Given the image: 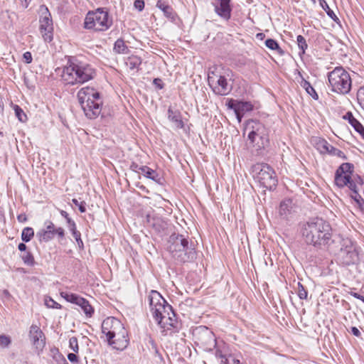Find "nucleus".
Returning <instances> with one entry per match:
<instances>
[{
  "label": "nucleus",
  "instance_id": "obj_1",
  "mask_svg": "<svg viewBox=\"0 0 364 364\" xmlns=\"http://www.w3.org/2000/svg\"><path fill=\"white\" fill-rule=\"evenodd\" d=\"M163 237L168 236L164 245L165 249L178 263L193 261L196 257L195 249L188 246V240L182 235L176 234L174 226L166 220H161Z\"/></svg>",
  "mask_w": 364,
  "mask_h": 364
},
{
  "label": "nucleus",
  "instance_id": "obj_2",
  "mask_svg": "<svg viewBox=\"0 0 364 364\" xmlns=\"http://www.w3.org/2000/svg\"><path fill=\"white\" fill-rule=\"evenodd\" d=\"M301 234L307 245L321 248L332 241V228L328 222L321 218H316L301 225Z\"/></svg>",
  "mask_w": 364,
  "mask_h": 364
},
{
  "label": "nucleus",
  "instance_id": "obj_3",
  "mask_svg": "<svg viewBox=\"0 0 364 364\" xmlns=\"http://www.w3.org/2000/svg\"><path fill=\"white\" fill-rule=\"evenodd\" d=\"M77 100L85 115L90 119L97 118L102 112V100L99 92L92 87H82L77 92Z\"/></svg>",
  "mask_w": 364,
  "mask_h": 364
},
{
  "label": "nucleus",
  "instance_id": "obj_4",
  "mask_svg": "<svg viewBox=\"0 0 364 364\" xmlns=\"http://www.w3.org/2000/svg\"><path fill=\"white\" fill-rule=\"evenodd\" d=\"M95 69L88 64L72 63L63 68L61 77L63 80L68 85L85 83L94 78Z\"/></svg>",
  "mask_w": 364,
  "mask_h": 364
},
{
  "label": "nucleus",
  "instance_id": "obj_5",
  "mask_svg": "<svg viewBox=\"0 0 364 364\" xmlns=\"http://www.w3.org/2000/svg\"><path fill=\"white\" fill-rule=\"evenodd\" d=\"M328 80L333 92L343 95L350 92L352 80L350 74L343 67H336L329 72Z\"/></svg>",
  "mask_w": 364,
  "mask_h": 364
},
{
  "label": "nucleus",
  "instance_id": "obj_6",
  "mask_svg": "<svg viewBox=\"0 0 364 364\" xmlns=\"http://www.w3.org/2000/svg\"><path fill=\"white\" fill-rule=\"evenodd\" d=\"M247 132V138L257 149H264L269 144L268 131L259 122L249 121L244 129V134Z\"/></svg>",
  "mask_w": 364,
  "mask_h": 364
},
{
  "label": "nucleus",
  "instance_id": "obj_7",
  "mask_svg": "<svg viewBox=\"0 0 364 364\" xmlns=\"http://www.w3.org/2000/svg\"><path fill=\"white\" fill-rule=\"evenodd\" d=\"M84 24L87 29L105 31L112 25V19L107 11L97 9L87 13Z\"/></svg>",
  "mask_w": 364,
  "mask_h": 364
},
{
  "label": "nucleus",
  "instance_id": "obj_8",
  "mask_svg": "<svg viewBox=\"0 0 364 364\" xmlns=\"http://www.w3.org/2000/svg\"><path fill=\"white\" fill-rule=\"evenodd\" d=\"M252 174L261 186L267 189H272L277 184L274 171L267 164H256L252 166Z\"/></svg>",
  "mask_w": 364,
  "mask_h": 364
},
{
  "label": "nucleus",
  "instance_id": "obj_9",
  "mask_svg": "<svg viewBox=\"0 0 364 364\" xmlns=\"http://www.w3.org/2000/svg\"><path fill=\"white\" fill-rule=\"evenodd\" d=\"M354 166L350 163L342 164L335 173V183L337 186L343 188L348 186L350 190L356 188V183L353 178Z\"/></svg>",
  "mask_w": 364,
  "mask_h": 364
},
{
  "label": "nucleus",
  "instance_id": "obj_10",
  "mask_svg": "<svg viewBox=\"0 0 364 364\" xmlns=\"http://www.w3.org/2000/svg\"><path fill=\"white\" fill-rule=\"evenodd\" d=\"M161 332L167 333L168 331L176 328L177 319L176 314L166 299L161 295Z\"/></svg>",
  "mask_w": 364,
  "mask_h": 364
},
{
  "label": "nucleus",
  "instance_id": "obj_11",
  "mask_svg": "<svg viewBox=\"0 0 364 364\" xmlns=\"http://www.w3.org/2000/svg\"><path fill=\"white\" fill-rule=\"evenodd\" d=\"M40 14V32L43 38L46 42H50L53 40V24L50 13L45 5L39 7Z\"/></svg>",
  "mask_w": 364,
  "mask_h": 364
},
{
  "label": "nucleus",
  "instance_id": "obj_12",
  "mask_svg": "<svg viewBox=\"0 0 364 364\" xmlns=\"http://www.w3.org/2000/svg\"><path fill=\"white\" fill-rule=\"evenodd\" d=\"M208 83L213 92L219 95H226L231 90V86L225 75L213 72L208 75Z\"/></svg>",
  "mask_w": 364,
  "mask_h": 364
},
{
  "label": "nucleus",
  "instance_id": "obj_13",
  "mask_svg": "<svg viewBox=\"0 0 364 364\" xmlns=\"http://www.w3.org/2000/svg\"><path fill=\"white\" fill-rule=\"evenodd\" d=\"M196 337L198 344L205 350H211L216 346V339L214 333L207 327H200L196 329Z\"/></svg>",
  "mask_w": 364,
  "mask_h": 364
},
{
  "label": "nucleus",
  "instance_id": "obj_14",
  "mask_svg": "<svg viewBox=\"0 0 364 364\" xmlns=\"http://www.w3.org/2000/svg\"><path fill=\"white\" fill-rule=\"evenodd\" d=\"M122 326L119 320L114 317H107L102 323V333L106 336L107 341H110L113 338V335L122 329Z\"/></svg>",
  "mask_w": 364,
  "mask_h": 364
},
{
  "label": "nucleus",
  "instance_id": "obj_15",
  "mask_svg": "<svg viewBox=\"0 0 364 364\" xmlns=\"http://www.w3.org/2000/svg\"><path fill=\"white\" fill-rule=\"evenodd\" d=\"M29 339L38 353L43 350L46 346V338L44 333L37 325L33 324L30 327Z\"/></svg>",
  "mask_w": 364,
  "mask_h": 364
},
{
  "label": "nucleus",
  "instance_id": "obj_16",
  "mask_svg": "<svg viewBox=\"0 0 364 364\" xmlns=\"http://www.w3.org/2000/svg\"><path fill=\"white\" fill-rule=\"evenodd\" d=\"M121 330H119L117 333L113 335V338L110 341H107L109 346H112L117 350H122L129 344L128 333L124 327V325L121 327Z\"/></svg>",
  "mask_w": 364,
  "mask_h": 364
},
{
  "label": "nucleus",
  "instance_id": "obj_17",
  "mask_svg": "<svg viewBox=\"0 0 364 364\" xmlns=\"http://www.w3.org/2000/svg\"><path fill=\"white\" fill-rule=\"evenodd\" d=\"M215 12L223 19L228 21L231 17L230 0H214Z\"/></svg>",
  "mask_w": 364,
  "mask_h": 364
},
{
  "label": "nucleus",
  "instance_id": "obj_18",
  "mask_svg": "<svg viewBox=\"0 0 364 364\" xmlns=\"http://www.w3.org/2000/svg\"><path fill=\"white\" fill-rule=\"evenodd\" d=\"M149 311L151 316L157 325H159V292L156 290H151L149 296Z\"/></svg>",
  "mask_w": 364,
  "mask_h": 364
},
{
  "label": "nucleus",
  "instance_id": "obj_19",
  "mask_svg": "<svg viewBox=\"0 0 364 364\" xmlns=\"http://www.w3.org/2000/svg\"><path fill=\"white\" fill-rule=\"evenodd\" d=\"M46 228L39 230L36 233V236L38 237L40 242H48L53 239L56 228L55 225L51 221H46L45 223Z\"/></svg>",
  "mask_w": 364,
  "mask_h": 364
},
{
  "label": "nucleus",
  "instance_id": "obj_20",
  "mask_svg": "<svg viewBox=\"0 0 364 364\" xmlns=\"http://www.w3.org/2000/svg\"><path fill=\"white\" fill-rule=\"evenodd\" d=\"M339 255L342 263L345 265L354 264L358 258V252L353 247L341 249Z\"/></svg>",
  "mask_w": 364,
  "mask_h": 364
},
{
  "label": "nucleus",
  "instance_id": "obj_21",
  "mask_svg": "<svg viewBox=\"0 0 364 364\" xmlns=\"http://www.w3.org/2000/svg\"><path fill=\"white\" fill-rule=\"evenodd\" d=\"M168 119L173 126L178 129H182L184 126L181 112L178 109H173L170 107L167 112Z\"/></svg>",
  "mask_w": 364,
  "mask_h": 364
},
{
  "label": "nucleus",
  "instance_id": "obj_22",
  "mask_svg": "<svg viewBox=\"0 0 364 364\" xmlns=\"http://www.w3.org/2000/svg\"><path fill=\"white\" fill-rule=\"evenodd\" d=\"M343 118L348 120V123L353 127L355 131L364 139V127L357 119L354 117L353 114L350 112H348L346 114Z\"/></svg>",
  "mask_w": 364,
  "mask_h": 364
},
{
  "label": "nucleus",
  "instance_id": "obj_23",
  "mask_svg": "<svg viewBox=\"0 0 364 364\" xmlns=\"http://www.w3.org/2000/svg\"><path fill=\"white\" fill-rule=\"evenodd\" d=\"M293 208V202L291 199H285L280 203L279 214L283 218H287L291 214Z\"/></svg>",
  "mask_w": 364,
  "mask_h": 364
},
{
  "label": "nucleus",
  "instance_id": "obj_24",
  "mask_svg": "<svg viewBox=\"0 0 364 364\" xmlns=\"http://www.w3.org/2000/svg\"><path fill=\"white\" fill-rule=\"evenodd\" d=\"M301 80L300 82V85L306 90V92L314 100L318 99V95H317L314 88L311 86L310 82L306 80L299 73Z\"/></svg>",
  "mask_w": 364,
  "mask_h": 364
},
{
  "label": "nucleus",
  "instance_id": "obj_25",
  "mask_svg": "<svg viewBox=\"0 0 364 364\" xmlns=\"http://www.w3.org/2000/svg\"><path fill=\"white\" fill-rule=\"evenodd\" d=\"M161 10L163 11L165 17L170 21L174 22L178 18V15L172 7L161 4Z\"/></svg>",
  "mask_w": 364,
  "mask_h": 364
},
{
  "label": "nucleus",
  "instance_id": "obj_26",
  "mask_svg": "<svg viewBox=\"0 0 364 364\" xmlns=\"http://www.w3.org/2000/svg\"><path fill=\"white\" fill-rule=\"evenodd\" d=\"M60 296L67 301L79 305L80 302H83V298L73 293L68 291L60 292Z\"/></svg>",
  "mask_w": 364,
  "mask_h": 364
},
{
  "label": "nucleus",
  "instance_id": "obj_27",
  "mask_svg": "<svg viewBox=\"0 0 364 364\" xmlns=\"http://www.w3.org/2000/svg\"><path fill=\"white\" fill-rule=\"evenodd\" d=\"M141 63V58L136 55L129 56L125 61L127 67H128L130 70L138 69Z\"/></svg>",
  "mask_w": 364,
  "mask_h": 364
},
{
  "label": "nucleus",
  "instance_id": "obj_28",
  "mask_svg": "<svg viewBox=\"0 0 364 364\" xmlns=\"http://www.w3.org/2000/svg\"><path fill=\"white\" fill-rule=\"evenodd\" d=\"M316 149L321 152V153H327L329 147L331 146L330 144L328 143V141L323 139L321 138H316L314 140Z\"/></svg>",
  "mask_w": 364,
  "mask_h": 364
},
{
  "label": "nucleus",
  "instance_id": "obj_29",
  "mask_svg": "<svg viewBox=\"0 0 364 364\" xmlns=\"http://www.w3.org/2000/svg\"><path fill=\"white\" fill-rule=\"evenodd\" d=\"M253 109L252 105L249 102L238 101L237 106L235 107V112H250Z\"/></svg>",
  "mask_w": 364,
  "mask_h": 364
},
{
  "label": "nucleus",
  "instance_id": "obj_30",
  "mask_svg": "<svg viewBox=\"0 0 364 364\" xmlns=\"http://www.w3.org/2000/svg\"><path fill=\"white\" fill-rule=\"evenodd\" d=\"M139 169L144 176L157 181L158 173L156 171L147 166H141Z\"/></svg>",
  "mask_w": 364,
  "mask_h": 364
},
{
  "label": "nucleus",
  "instance_id": "obj_31",
  "mask_svg": "<svg viewBox=\"0 0 364 364\" xmlns=\"http://www.w3.org/2000/svg\"><path fill=\"white\" fill-rule=\"evenodd\" d=\"M78 306L81 307L82 310L87 317H91L92 316L94 309L87 300L83 298V302H80Z\"/></svg>",
  "mask_w": 364,
  "mask_h": 364
},
{
  "label": "nucleus",
  "instance_id": "obj_32",
  "mask_svg": "<svg viewBox=\"0 0 364 364\" xmlns=\"http://www.w3.org/2000/svg\"><path fill=\"white\" fill-rule=\"evenodd\" d=\"M321 6L326 12L327 15L334 21H338V18L336 16L335 13L330 9L328 3L325 0L319 1Z\"/></svg>",
  "mask_w": 364,
  "mask_h": 364
},
{
  "label": "nucleus",
  "instance_id": "obj_33",
  "mask_svg": "<svg viewBox=\"0 0 364 364\" xmlns=\"http://www.w3.org/2000/svg\"><path fill=\"white\" fill-rule=\"evenodd\" d=\"M114 50L118 53H125L128 50V48L122 39H117L114 43Z\"/></svg>",
  "mask_w": 364,
  "mask_h": 364
},
{
  "label": "nucleus",
  "instance_id": "obj_34",
  "mask_svg": "<svg viewBox=\"0 0 364 364\" xmlns=\"http://www.w3.org/2000/svg\"><path fill=\"white\" fill-rule=\"evenodd\" d=\"M34 235V231L33 228L27 227L22 230L21 239L23 241L28 242H29Z\"/></svg>",
  "mask_w": 364,
  "mask_h": 364
},
{
  "label": "nucleus",
  "instance_id": "obj_35",
  "mask_svg": "<svg viewBox=\"0 0 364 364\" xmlns=\"http://www.w3.org/2000/svg\"><path fill=\"white\" fill-rule=\"evenodd\" d=\"M299 48L301 50L300 54H304L308 47L306 39L301 35H299L296 38Z\"/></svg>",
  "mask_w": 364,
  "mask_h": 364
},
{
  "label": "nucleus",
  "instance_id": "obj_36",
  "mask_svg": "<svg viewBox=\"0 0 364 364\" xmlns=\"http://www.w3.org/2000/svg\"><path fill=\"white\" fill-rule=\"evenodd\" d=\"M14 111L16 116L21 122H25L27 119V117L23 109L18 105H15Z\"/></svg>",
  "mask_w": 364,
  "mask_h": 364
},
{
  "label": "nucleus",
  "instance_id": "obj_37",
  "mask_svg": "<svg viewBox=\"0 0 364 364\" xmlns=\"http://www.w3.org/2000/svg\"><path fill=\"white\" fill-rule=\"evenodd\" d=\"M327 153H328L333 156H336L341 159H346V156H345L344 153L341 150L333 146L332 145L330 146L329 149Z\"/></svg>",
  "mask_w": 364,
  "mask_h": 364
},
{
  "label": "nucleus",
  "instance_id": "obj_38",
  "mask_svg": "<svg viewBox=\"0 0 364 364\" xmlns=\"http://www.w3.org/2000/svg\"><path fill=\"white\" fill-rule=\"evenodd\" d=\"M357 100L359 105L364 110V86L358 89L357 92Z\"/></svg>",
  "mask_w": 364,
  "mask_h": 364
},
{
  "label": "nucleus",
  "instance_id": "obj_39",
  "mask_svg": "<svg viewBox=\"0 0 364 364\" xmlns=\"http://www.w3.org/2000/svg\"><path fill=\"white\" fill-rule=\"evenodd\" d=\"M45 304L48 308L58 309H61V305L59 304L58 303H57L56 301H55L50 297L45 299Z\"/></svg>",
  "mask_w": 364,
  "mask_h": 364
},
{
  "label": "nucleus",
  "instance_id": "obj_40",
  "mask_svg": "<svg viewBox=\"0 0 364 364\" xmlns=\"http://www.w3.org/2000/svg\"><path fill=\"white\" fill-rule=\"evenodd\" d=\"M266 46L271 50H281L277 42L272 38L265 41Z\"/></svg>",
  "mask_w": 364,
  "mask_h": 364
},
{
  "label": "nucleus",
  "instance_id": "obj_41",
  "mask_svg": "<svg viewBox=\"0 0 364 364\" xmlns=\"http://www.w3.org/2000/svg\"><path fill=\"white\" fill-rule=\"evenodd\" d=\"M69 348L75 353L79 351V346L76 337H71L69 340Z\"/></svg>",
  "mask_w": 364,
  "mask_h": 364
},
{
  "label": "nucleus",
  "instance_id": "obj_42",
  "mask_svg": "<svg viewBox=\"0 0 364 364\" xmlns=\"http://www.w3.org/2000/svg\"><path fill=\"white\" fill-rule=\"evenodd\" d=\"M307 291L305 289L304 286L299 282L298 283V296L301 299H306L307 298Z\"/></svg>",
  "mask_w": 364,
  "mask_h": 364
},
{
  "label": "nucleus",
  "instance_id": "obj_43",
  "mask_svg": "<svg viewBox=\"0 0 364 364\" xmlns=\"http://www.w3.org/2000/svg\"><path fill=\"white\" fill-rule=\"evenodd\" d=\"M171 206L172 205L165 199L161 200V208H163L168 214H171L172 213Z\"/></svg>",
  "mask_w": 364,
  "mask_h": 364
},
{
  "label": "nucleus",
  "instance_id": "obj_44",
  "mask_svg": "<svg viewBox=\"0 0 364 364\" xmlns=\"http://www.w3.org/2000/svg\"><path fill=\"white\" fill-rule=\"evenodd\" d=\"M11 343V339L9 337L1 335L0 336V346L2 348L8 347Z\"/></svg>",
  "mask_w": 364,
  "mask_h": 364
},
{
  "label": "nucleus",
  "instance_id": "obj_45",
  "mask_svg": "<svg viewBox=\"0 0 364 364\" xmlns=\"http://www.w3.org/2000/svg\"><path fill=\"white\" fill-rule=\"evenodd\" d=\"M72 202L76 205L79 208V210L80 211V213H85L86 211V208H85V202H79L78 200L75 199V198H73L72 200Z\"/></svg>",
  "mask_w": 364,
  "mask_h": 364
},
{
  "label": "nucleus",
  "instance_id": "obj_46",
  "mask_svg": "<svg viewBox=\"0 0 364 364\" xmlns=\"http://www.w3.org/2000/svg\"><path fill=\"white\" fill-rule=\"evenodd\" d=\"M225 364H241L238 359H236L234 356L230 355L225 358L224 361Z\"/></svg>",
  "mask_w": 364,
  "mask_h": 364
},
{
  "label": "nucleus",
  "instance_id": "obj_47",
  "mask_svg": "<svg viewBox=\"0 0 364 364\" xmlns=\"http://www.w3.org/2000/svg\"><path fill=\"white\" fill-rule=\"evenodd\" d=\"M353 191V195L351 196L352 198L356 202L358 205L363 201V198L358 194L357 188L355 190H351Z\"/></svg>",
  "mask_w": 364,
  "mask_h": 364
},
{
  "label": "nucleus",
  "instance_id": "obj_48",
  "mask_svg": "<svg viewBox=\"0 0 364 364\" xmlns=\"http://www.w3.org/2000/svg\"><path fill=\"white\" fill-rule=\"evenodd\" d=\"M73 236L75 237L76 242L78 245V247L82 249L83 248V242L81 239V234L80 232H74V235Z\"/></svg>",
  "mask_w": 364,
  "mask_h": 364
},
{
  "label": "nucleus",
  "instance_id": "obj_49",
  "mask_svg": "<svg viewBox=\"0 0 364 364\" xmlns=\"http://www.w3.org/2000/svg\"><path fill=\"white\" fill-rule=\"evenodd\" d=\"M68 224L69 229H70V232H72V235H74V232H79L77 230L75 223L73 220H68Z\"/></svg>",
  "mask_w": 364,
  "mask_h": 364
},
{
  "label": "nucleus",
  "instance_id": "obj_50",
  "mask_svg": "<svg viewBox=\"0 0 364 364\" xmlns=\"http://www.w3.org/2000/svg\"><path fill=\"white\" fill-rule=\"evenodd\" d=\"M134 7L139 11H142L144 7V2L142 0H136L134 1Z\"/></svg>",
  "mask_w": 364,
  "mask_h": 364
},
{
  "label": "nucleus",
  "instance_id": "obj_51",
  "mask_svg": "<svg viewBox=\"0 0 364 364\" xmlns=\"http://www.w3.org/2000/svg\"><path fill=\"white\" fill-rule=\"evenodd\" d=\"M23 259L27 264H32L33 263V256L30 253H27V255L23 257Z\"/></svg>",
  "mask_w": 364,
  "mask_h": 364
},
{
  "label": "nucleus",
  "instance_id": "obj_52",
  "mask_svg": "<svg viewBox=\"0 0 364 364\" xmlns=\"http://www.w3.org/2000/svg\"><path fill=\"white\" fill-rule=\"evenodd\" d=\"M237 102L232 99H230L228 100V102L227 103V106L228 108L232 109L235 112V107L237 106Z\"/></svg>",
  "mask_w": 364,
  "mask_h": 364
},
{
  "label": "nucleus",
  "instance_id": "obj_53",
  "mask_svg": "<svg viewBox=\"0 0 364 364\" xmlns=\"http://www.w3.org/2000/svg\"><path fill=\"white\" fill-rule=\"evenodd\" d=\"M68 359L70 362L72 363H78V358L77 356L75 353H68Z\"/></svg>",
  "mask_w": 364,
  "mask_h": 364
},
{
  "label": "nucleus",
  "instance_id": "obj_54",
  "mask_svg": "<svg viewBox=\"0 0 364 364\" xmlns=\"http://www.w3.org/2000/svg\"><path fill=\"white\" fill-rule=\"evenodd\" d=\"M55 235H58V237L60 239H63L65 237V230L63 228H57L55 230Z\"/></svg>",
  "mask_w": 364,
  "mask_h": 364
},
{
  "label": "nucleus",
  "instance_id": "obj_55",
  "mask_svg": "<svg viewBox=\"0 0 364 364\" xmlns=\"http://www.w3.org/2000/svg\"><path fill=\"white\" fill-rule=\"evenodd\" d=\"M23 58L24 62L26 63H30L32 61V55L30 52L24 53Z\"/></svg>",
  "mask_w": 364,
  "mask_h": 364
},
{
  "label": "nucleus",
  "instance_id": "obj_56",
  "mask_svg": "<svg viewBox=\"0 0 364 364\" xmlns=\"http://www.w3.org/2000/svg\"><path fill=\"white\" fill-rule=\"evenodd\" d=\"M351 333L357 337L360 336V332L358 328L354 326L351 328Z\"/></svg>",
  "mask_w": 364,
  "mask_h": 364
},
{
  "label": "nucleus",
  "instance_id": "obj_57",
  "mask_svg": "<svg viewBox=\"0 0 364 364\" xmlns=\"http://www.w3.org/2000/svg\"><path fill=\"white\" fill-rule=\"evenodd\" d=\"M60 215H61L63 218H65V220H66V221H67V223H68V220H72V219L69 217V215H68V213L66 211H65V210H60Z\"/></svg>",
  "mask_w": 364,
  "mask_h": 364
},
{
  "label": "nucleus",
  "instance_id": "obj_58",
  "mask_svg": "<svg viewBox=\"0 0 364 364\" xmlns=\"http://www.w3.org/2000/svg\"><path fill=\"white\" fill-rule=\"evenodd\" d=\"M17 219L20 223H24L27 220L26 215L23 214L18 215Z\"/></svg>",
  "mask_w": 364,
  "mask_h": 364
},
{
  "label": "nucleus",
  "instance_id": "obj_59",
  "mask_svg": "<svg viewBox=\"0 0 364 364\" xmlns=\"http://www.w3.org/2000/svg\"><path fill=\"white\" fill-rule=\"evenodd\" d=\"M149 343H151L152 348L154 350L155 353H158L156 344L154 342V341L151 338L149 339Z\"/></svg>",
  "mask_w": 364,
  "mask_h": 364
},
{
  "label": "nucleus",
  "instance_id": "obj_60",
  "mask_svg": "<svg viewBox=\"0 0 364 364\" xmlns=\"http://www.w3.org/2000/svg\"><path fill=\"white\" fill-rule=\"evenodd\" d=\"M235 115H236V117H237L238 122H240L245 113H243V112H235Z\"/></svg>",
  "mask_w": 364,
  "mask_h": 364
},
{
  "label": "nucleus",
  "instance_id": "obj_61",
  "mask_svg": "<svg viewBox=\"0 0 364 364\" xmlns=\"http://www.w3.org/2000/svg\"><path fill=\"white\" fill-rule=\"evenodd\" d=\"M18 248L20 251H25L26 250V245L24 243H20Z\"/></svg>",
  "mask_w": 364,
  "mask_h": 364
},
{
  "label": "nucleus",
  "instance_id": "obj_62",
  "mask_svg": "<svg viewBox=\"0 0 364 364\" xmlns=\"http://www.w3.org/2000/svg\"><path fill=\"white\" fill-rule=\"evenodd\" d=\"M353 296L357 298V299H360V300H361V301H363L364 302V296H363L360 295V294H358L357 293H354Z\"/></svg>",
  "mask_w": 364,
  "mask_h": 364
},
{
  "label": "nucleus",
  "instance_id": "obj_63",
  "mask_svg": "<svg viewBox=\"0 0 364 364\" xmlns=\"http://www.w3.org/2000/svg\"><path fill=\"white\" fill-rule=\"evenodd\" d=\"M358 207L360 208V210L362 211V213H364V199L363 200V201H361V203L358 205Z\"/></svg>",
  "mask_w": 364,
  "mask_h": 364
},
{
  "label": "nucleus",
  "instance_id": "obj_64",
  "mask_svg": "<svg viewBox=\"0 0 364 364\" xmlns=\"http://www.w3.org/2000/svg\"><path fill=\"white\" fill-rule=\"evenodd\" d=\"M154 83L156 85V86H159V78H155L154 80Z\"/></svg>",
  "mask_w": 364,
  "mask_h": 364
}]
</instances>
